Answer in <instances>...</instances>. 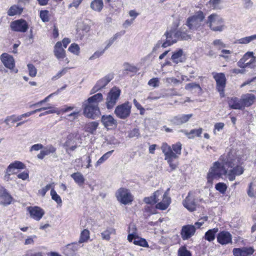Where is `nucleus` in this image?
Returning a JSON list of instances; mask_svg holds the SVG:
<instances>
[{
  "mask_svg": "<svg viewBox=\"0 0 256 256\" xmlns=\"http://www.w3.org/2000/svg\"><path fill=\"white\" fill-rule=\"evenodd\" d=\"M238 162V160L234 158L232 152L226 156H220L218 160L214 162L210 168L206 176L208 182L212 184L214 180L222 175L225 176L230 181L234 180L236 176L240 175L244 172V169L240 166H236L230 170L228 168H232Z\"/></svg>",
  "mask_w": 256,
  "mask_h": 256,
  "instance_id": "1",
  "label": "nucleus"
},
{
  "mask_svg": "<svg viewBox=\"0 0 256 256\" xmlns=\"http://www.w3.org/2000/svg\"><path fill=\"white\" fill-rule=\"evenodd\" d=\"M103 100L102 94L98 93L90 97L82 103L83 114L84 116L92 119L96 118L100 114L98 104Z\"/></svg>",
  "mask_w": 256,
  "mask_h": 256,
  "instance_id": "2",
  "label": "nucleus"
},
{
  "mask_svg": "<svg viewBox=\"0 0 256 256\" xmlns=\"http://www.w3.org/2000/svg\"><path fill=\"white\" fill-rule=\"evenodd\" d=\"M182 148V145L180 142L172 144V148L166 143H163L161 146V150L165 156L164 159L172 170L176 169L178 166L176 164L173 162V160L178 158L181 154Z\"/></svg>",
  "mask_w": 256,
  "mask_h": 256,
  "instance_id": "3",
  "label": "nucleus"
},
{
  "mask_svg": "<svg viewBox=\"0 0 256 256\" xmlns=\"http://www.w3.org/2000/svg\"><path fill=\"white\" fill-rule=\"evenodd\" d=\"M206 23L210 28L214 32H222L225 28L222 18L215 14H212L208 16Z\"/></svg>",
  "mask_w": 256,
  "mask_h": 256,
  "instance_id": "4",
  "label": "nucleus"
},
{
  "mask_svg": "<svg viewBox=\"0 0 256 256\" xmlns=\"http://www.w3.org/2000/svg\"><path fill=\"white\" fill-rule=\"evenodd\" d=\"M204 18V16L201 11L198 12L194 16L188 18L186 25L188 28L189 32H193L199 28Z\"/></svg>",
  "mask_w": 256,
  "mask_h": 256,
  "instance_id": "5",
  "label": "nucleus"
},
{
  "mask_svg": "<svg viewBox=\"0 0 256 256\" xmlns=\"http://www.w3.org/2000/svg\"><path fill=\"white\" fill-rule=\"evenodd\" d=\"M252 52H247L243 57L237 62L238 66L240 68H252L255 66L256 58Z\"/></svg>",
  "mask_w": 256,
  "mask_h": 256,
  "instance_id": "6",
  "label": "nucleus"
},
{
  "mask_svg": "<svg viewBox=\"0 0 256 256\" xmlns=\"http://www.w3.org/2000/svg\"><path fill=\"white\" fill-rule=\"evenodd\" d=\"M78 140V137L75 134H70L67 136L66 140L63 144V146L67 154H70V152L75 150L78 148L77 140Z\"/></svg>",
  "mask_w": 256,
  "mask_h": 256,
  "instance_id": "7",
  "label": "nucleus"
},
{
  "mask_svg": "<svg viewBox=\"0 0 256 256\" xmlns=\"http://www.w3.org/2000/svg\"><path fill=\"white\" fill-rule=\"evenodd\" d=\"M116 196L118 200L124 204H128L133 200V196L129 190L123 188L116 191Z\"/></svg>",
  "mask_w": 256,
  "mask_h": 256,
  "instance_id": "8",
  "label": "nucleus"
},
{
  "mask_svg": "<svg viewBox=\"0 0 256 256\" xmlns=\"http://www.w3.org/2000/svg\"><path fill=\"white\" fill-rule=\"evenodd\" d=\"M213 78L216 82V88L220 92V97L224 96V90L226 85V78L224 73H212Z\"/></svg>",
  "mask_w": 256,
  "mask_h": 256,
  "instance_id": "9",
  "label": "nucleus"
},
{
  "mask_svg": "<svg viewBox=\"0 0 256 256\" xmlns=\"http://www.w3.org/2000/svg\"><path fill=\"white\" fill-rule=\"evenodd\" d=\"M178 24H177L174 26V28L168 30L164 34L166 36V41L162 44V47L164 48L170 46L172 44L176 42L178 40V36H176V30L178 27Z\"/></svg>",
  "mask_w": 256,
  "mask_h": 256,
  "instance_id": "10",
  "label": "nucleus"
},
{
  "mask_svg": "<svg viewBox=\"0 0 256 256\" xmlns=\"http://www.w3.org/2000/svg\"><path fill=\"white\" fill-rule=\"evenodd\" d=\"M132 106L128 102H125L117 106L114 114L120 119H126L130 115Z\"/></svg>",
  "mask_w": 256,
  "mask_h": 256,
  "instance_id": "11",
  "label": "nucleus"
},
{
  "mask_svg": "<svg viewBox=\"0 0 256 256\" xmlns=\"http://www.w3.org/2000/svg\"><path fill=\"white\" fill-rule=\"evenodd\" d=\"M120 90L119 88L114 87L111 89L106 98V108L108 109H110L114 106L120 96Z\"/></svg>",
  "mask_w": 256,
  "mask_h": 256,
  "instance_id": "12",
  "label": "nucleus"
},
{
  "mask_svg": "<svg viewBox=\"0 0 256 256\" xmlns=\"http://www.w3.org/2000/svg\"><path fill=\"white\" fill-rule=\"evenodd\" d=\"M114 78V74H109L103 78H101L99 80H98L94 86V87L92 89L90 92V94H92L95 93L96 92L98 91L102 88H104Z\"/></svg>",
  "mask_w": 256,
  "mask_h": 256,
  "instance_id": "13",
  "label": "nucleus"
},
{
  "mask_svg": "<svg viewBox=\"0 0 256 256\" xmlns=\"http://www.w3.org/2000/svg\"><path fill=\"white\" fill-rule=\"evenodd\" d=\"M10 26L11 29L14 31L22 32H26L28 28L27 22L22 19L12 22Z\"/></svg>",
  "mask_w": 256,
  "mask_h": 256,
  "instance_id": "14",
  "label": "nucleus"
},
{
  "mask_svg": "<svg viewBox=\"0 0 256 256\" xmlns=\"http://www.w3.org/2000/svg\"><path fill=\"white\" fill-rule=\"evenodd\" d=\"M25 168L24 164L20 161H15L11 163L8 167L6 170V174L4 176V180L6 181L9 180L10 176L15 173L16 169H24Z\"/></svg>",
  "mask_w": 256,
  "mask_h": 256,
  "instance_id": "15",
  "label": "nucleus"
},
{
  "mask_svg": "<svg viewBox=\"0 0 256 256\" xmlns=\"http://www.w3.org/2000/svg\"><path fill=\"white\" fill-rule=\"evenodd\" d=\"M13 198L8 190L0 185V204L6 206L10 204Z\"/></svg>",
  "mask_w": 256,
  "mask_h": 256,
  "instance_id": "16",
  "label": "nucleus"
},
{
  "mask_svg": "<svg viewBox=\"0 0 256 256\" xmlns=\"http://www.w3.org/2000/svg\"><path fill=\"white\" fill-rule=\"evenodd\" d=\"M26 208L30 218L38 221H39L44 214V210L37 206H28Z\"/></svg>",
  "mask_w": 256,
  "mask_h": 256,
  "instance_id": "17",
  "label": "nucleus"
},
{
  "mask_svg": "<svg viewBox=\"0 0 256 256\" xmlns=\"http://www.w3.org/2000/svg\"><path fill=\"white\" fill-rule=\"evenodd\" d=\"M217 240L222 245H226L232 243V235L227 231L220 232L217 236Z\"/></svg>",
  "mask_w": 256,
  "mask_h": 256,
  "instance_id": "18",
  "label": "nucleus"
},
{
  "mask_svg": "<svg viewBox=\"0 0 256 256\" xmlns=\"http://www.w3.org/2000/svg\"><path fill=\"white\" fill-rule=\"evenodd\" d=\"M128 240L130 242H132L135 245L139 246L144 248H148V244L146 240L143 238L138 237L136 234H129L128 236Z\"/></svg>",
  "mask_w": 256,
  "mask_h": 256,
  "instance_id": "19",
  "label": "nucleus"
},
{
  "mask_svg": "<svg viewBox=\"0 0 256 256\" xmlns=\"http://www.w3.org/2000/svg\"><path fill=\"white\" fill-rule=\"evenodd\" d=\"M196 232L195 226L193 225H186L183 226L181 230V236L183 240L190 238L194 235Z\"/></svg>",
  "mask_w": 256,
  "mask_h": 256,
  "instance_id": "20",
  "label": "nucleus"
},
{
  "mask_svg": "<svg viewBox=\"0 0 256 256\" xmlns=\"http://www.w3.org/2000/svg\"><path fill=\"white\" fill-rule=\"evenodd\" d=\"M160 198V202H158L156 204V208L158 209L161 210H166L170 204V198L168 196L167 192L163 194L162 191V197H159Z\"/></svg>",
  "mask_w": 256,
  "mask_h": 256,
  "instance_id": "21",
  "label": "nucleus"
},
{
  "mask_svg": "<svg viewBox=\"0 0 256 256\" xmlns=\"http://www.w3.org/2000/svg\"><path fill=\"white\" fill-rule=\"evenodd\" d=\"M183 204L186 209L190 212L194 211L196 210V204L192 193H188V196L183 201Z\"/></svg>",
  "mask_w": 256,
  "mask_h": 256,
  "instance_id": "22",
  "label": "nucleus"
},
{
  "mask_svg": "<svg viewBox=\"0 0 256 256\" xmlns=\"http://www.w3.org/2000/svg\"><path fill=\"white\" fill-rule=\"evenodd\" d=\"M254 252V248L251 246L234 248L232 250L234 256H248L252 254Z\"/></svg>",
  "mask_w": 256,
  "mask_h": 256,
  "instance_id": "23",
  "label": "nucleus"
},
{
  "mask_svg": "<svg viewBox=\"0 0 256 256\" xmlns=\"http://www.w3.org/2000/svg\"><path fill=\"white\" fill-rule=\"evenodd\" d=\"M0 60L6 68L10 70L14 68L15 63L12 56L6 53H4L0 56Z\"/></svg>",
  "mask_w": 256,
  "mask_h": 256,
  "instance_id": "24",
  "label": "nucleus"
},
{
  "mask_svg": "<svg viewBox=\"0 0 256 256\" xmlns=\"http://www.w3.org/2000/svg\"><path fill=\"white\" fill-rule=\"evenodd\" d=\"M102 122L108 128H112L117 125L116 120L111 115L103 116L102 118Z\"/></svg>",
  "mask_w": 256,
  "mask_h": 256,
  "instance_id": "25",
  "label": "nucleus"
},
{
  "mask_svg": "<svg viewBox=\"0 0 256 256\" xmlns=\"http://www.w3.org/2000/svg\"><path fill=\"white\" fill-rule=\"evenodd\" d=\"M256 100L255 96L252 94H246L241 96L242 109L252 105Z\"/></svg>",
  "mask_w": 256,
  "mask_h": 256,
  "instance_id": "26",
  "label": "nucleus"
},
{
  "mask_svg": "<svg viewBox=\"0 0 256 256\" xmlns=\"http://www.w3.org/2000/svg\"><path fill=\"white\" fill-rule=\"evenodd\" d=\"M192 116V114L177 116L174 117L170 122L175 124L180 125L188 122Z\"/></svg>",
  "mask_w": 256,
  "mask_h": 256,
  "instance_id": "27",
  "label": "nucleus"
},
{
  "mask_svg": "<svg viewBox=\"0 0 256 256\" xmlns=\"http://www.w3.org/2000/svg\"><path fill=\"white\" fill-rule=\"evenodd\" d=\"M54 52L56 57L58 60L65 58L66 52L64 48H62V44L60 42H57L55 44Z\"/></svg>",
  "mask_w": 256,
  "mask_h": 256,
  "instance_id": "28",
  "label": "nucleus"
},
{
  "mask_svg": "<svg viewBox=\"0 0 256 256\" xmlns=\"http://www.w3.org/2000/svg\"><path fill=\"white\" fill-rule=\"evenodd\" d=\"M162 197V190H158L155 192L152 196L146 197L144 198V201L148 204H156L160 200L159 198Z\"/></svg>",
  "mask_w": 256,
  "mask_h": 256,
  "instance_id": "29",
  "label": "nucleus"
},
{
  "mask_svg": "<svg viewBox=\"0 0 256 256\" xmlns=\"http://www.w3.org/2000/svg\"><path fill=\"white\" fill-rule=\"evenodd\" d=\"M171 59L173 62L176 64L184 62L185 58L182 50L179 49L174 52L172 56Z\"/></svg>",
  "mask_w": 256,
  "mask_h": 256,
  "instance_id": "30",
  "label": "nucleus"
},
{
  "mask_svg": "<svg viewBox=\"0 0 256 256\" xmlns=\"http://www.w3.org/2000/svg\"><path fill=\"white\" fill-rule=\"evenodd\" d=\"M229 106L233 109L242 110V104L241 98L238 99L236 97L232 98L228 102Z\"/></svg>",
  "mask_w": 256,
  "mask_h": 256,
  "instance_id": "31",
  "label": "nucleus"
},
{
  "mask_svg": "<svg viewBox=\"0 0 256 256\" xmlns=\"http://www.w3.org/2000/svg\"><path fill=\"white\" fill-rule=\"evenodd\" d=\"M90 232L87 229H84L80 232L79 240L78 242L72 243V244L73 246H78V244H82L87 242L89 240Z\"/></svg>",
  "mask_w": 256,
  "mask_h": 256,
  "instance_id": "32",
  "label": "nucleus"
},
{
  "mask_svg": "<svg viewBox=\"0 0 256 256\" xmlns=\"http://www.w3.org/2000/svg\"><path fill=\"white\" fill-rule=\"evenodd\" d=\"M186 28L183 26L180 30L176 32V36H178V40H188L191 39V36L190 34H188L186 32Z\"/></svg>",
  "mask_w": 256,
  "mask_h": 256,
  "instance_id": "33",
  "label": "nucleus"
},
{
  "mask_svg": "<svg viewBox=\"0 0 256 256\" xmlns=\"http://www.w3.org/2000/svg\"><path fill=\"white\" fill-rule=\"evenodd\" d=\"M23 11V8L17 5H13L11 6L8 10V15L10 16L20 14Z\"/></svg>",
  "mask_w": 256,
  "mask_h": 256,
  "instance_id": "34",
  "label": "nucleus"
},
{
  "mask_svg": "<svg viewBox=\"0 0 256 256\" xmlns=\"http://www.w3.org/2000/svg\"><path fill=\"white\" fill-rule=\"evenodd\" d=\"M218 228H214L209 230L206 232L204 237V239L209 242L213 241L215 239L216 234L218 232Z\"/></svg>",
  "mask_w": 256,
  "mask_h": 256,
  "instance_id": "35",
  "label": "nucleus"
},
{
  "mask_svg": "<svg viewBox=\"0 0 256 256\" xmlns=\"http://www.w3.org/2000/svg\"><path fill=\"white\" fill-rule=\"evenodd\" d=\"M71 177L74 179V182L79 186H82L84 182V178L80 172H74L71 174Z\"/></svg>",
  "mask_w": 256,
  "mask_h": 256,
  "instance_id": "36",
  "label": "nucleus"
},
{
  "mask_svg": "<svg viewBox=\"0 0 256 256\" xmlns=\"http://www.w3.org/2000/svg\"><path fill=\"white\" fill-rule=\"evenodd\" d=\"M90 8L96 12H100L104 7V2L102 0H94L90 4Z\"/></svg>",
  "mask_w": 256,
  "mask_h": 256,
  "instance_id": "37",
  "label": "nucleus"
},
{
  "mask_svg": "<svg viewBox=\"0 0 256 256\" xmlns=\"http://www.w3.org/2000/svg\"><path fill=\"white\" fill-rule=\"evenodd\" d=\"M116 230L112 228H108L101 233L102 240H109L111 234H116Z\"/></svg>",
  "mask_w": 256,
  "mask_h": 256,
  "instance_id": "38",
  "label": "nucleus"
},
{
  "mask_svg": "<svg viewBox=\"0 0 256 256\" xmlns=\"http://www.w3.org/2000/svg\"><path fill=\"white\" fill-rule=\"evenodd\" d=\"M98 125V122H91L88 123L85 126V130L86 132L94 134L96 130Z\"/></svg>",
  "mask_w": 256,
  "mask_h": 256,
  "instance_id": "39",
  "label": "nucleus"
},
{
  "mask_svg": "<svg viewBox=\"0 0 256 256\" xmlns=\"http://www.w3.org/2000/svg\"><path fill=\"white\" fill-rule=\"evenodd\" d=\"M22 120V118L20 115H12L10 116H7L4 122L7 126L10 127V122L14 123L18 121L21 120Z\"/></svg>",
  "mask_w": 256,
  "mask_h": 256,
  "instance_id": "40",
  "label": "nucleus"
},
{
  "mask_svg": "<svg viewBox=\"0 0 256 256\" xmlns=\"http://www.w3.org/2000/svg\"><path fill=\"white\" fill-rule=\"evenodd\" d=\"M114 151V150H110L104 154L102 157H100L96 162L95 164L96 167L98 166L106 160L112 155Z\"/></svg>",
  "mask_w": 256,
  "mask_h": 256,
  "instance_id": "41",
  "label": "nucleus"
},
{
  "mask_svg": "<svg viewBox=\"0 0 256 256\" xmlns=\"http://www.w3.org/2000/svg\"><path fill=\"white\" fill-rule=\"evenodd\" d=\"M256 40V34L248 36L241 38L237 40V42L240 44H248Z\"/></svg>",
  "mask_w": 256,
  "mask_h": 256,
  "instance_id": "42",
  "label": "nucleus"
},
{
  "mask_svg": "<svg viewBox=\"0 0 256 256\" xmlns=\"http://www.w3.org/2000/svg\"><path fill=\"white\" fill-rule=\"evenodd\" d=\"M178 256H192V254L185 246H182L178 250Z\"/></svg>",
  "mask_w": 256,
  "mask_h": 256,
  "instance_id": "43",
  "label": "nucleus"
},
{
  "mask_svg": "<svg viewBox=\"0 0 256 256\" xmlns=\"http://www.w3.org/2000/svg\"><path fill=\"white\" fill-rule=\"evenodd\" d=\"M50 195L52 196V198L56 202V203L58 204H61L62 203V200L59 195L57 194L56 192L54 190V188H52L50 191Z\"/></svg>",
  "mask_w": 256,
  "mask_h": 256,
  "instance_id": "44",
  "label": "nucleus"
},
{
  "mask_svg": "<svg viewBox=\"0 0 256 256\" xmlns=\"http://www.w3.org/2000/svg\"><path fill=\"white\" fill-rule=\"evenodd\" d=\"M42 150L46 156L50 154L54 153L56 151V148L52 145H48L45 147Z\"/></svg>",
  "mask_w": 256,
  "mask_h": 256,
  "instance_id": "45",
  "label": "nucleus"
},
{
  "mask_svg": "<svg viewBox=\"0 0 256 256\" xmlns=\"http://www.w3.org/2000/svg\"><path fill=\"white\" fill-rule=\"evenodd\" d=\"M80 47L78 44H72L68 48V50L76 55H78L80 53Z\"/></svg>",
  "mask_w": 256,
  "mask_h": 256,
  "instance_id": "46",
  "label": "nucleus"
},
{
  "mask_svg": "<svg viewBox=\"0 0 256 256\" xmlns=\"http://www.w3.org/2000/svg\"><path fill=\"white\" fill-rule=\"evenodd\" d=\"M215 188L220 193L224 194L225 193L227 189V186L225 184L222 182H219L216 185Z\"/></svg>",
  "mask_w": 256,
  "mask_h": 256,
  "instance_id": "47",
  "label": "nucleus"
},
{
  "mask_svg": "<svg viewBox=\"0 0 256 256\" xmlns=\"http://www.w3.org/2000/svg\"><path fill=\"white\" fill-rule=\"evenodd\" d=\"M185 88L186 90H188L190 91H192V90L194 88H197L198 90L199 91L202 90V88L198 84L196 83H190L186 84L185 86Z\"/></svg>",
  "mask_w": 256,
  "mask_h": 256,
  "instance_id": "48",
  "label": "nucleus"
},
{
  "mask_svg": "<svg viewBox=\"0 0 256 256\" xmlns=\"http://www.w3.org/2000/svg\"><path fill=\"white\" fill-rule=\"evenodd\" d=\"M28 68L29 72V75L32 77L36 76L37 73V70L35 66L32 64H28Z\"/></svg>",
  "mask_w": 256,
  "mask_h": 256,
  "instance_id": "49",
  "label": "nucleus"
},
{
  "mask_svg": "<svg viewBox=\"0 0 256 256\" xmlns=\"http://www.w3.org/2000/svg\"><path fill=\"white\" fill-rule=\"evenodd\" d=\"M160 80L158 78H154L150 79L148 82V84L154 88H157L159 86Z\"/></svg>",
  "mask_w": 256,
  "mask_h": 256,
  "instance_id": "50",
  "label": "nucleus"
},
{
  "mask_svg": "<svg viewBox=\"0 0 256 256\" xmlns=\"http://www.w3.org/2000/svg\"><path fill=\"white\" fill-rule=\"evenodd\" d=\"M212 44L218 49L220 50L226 47V44L222 42L221 40H216L212 42Z\"/></svg>",
  "mask_w": 256,
  "mask_h": 256,
  "instance_id": "51",
  "label": "nucleus"
},
{
  "mask_svg": "<svg viewBox=\"0 0 256 256\" xmlns=\"http://www.w3.org/2000/svg\"><path fill=\"white\" fill-rule=\"evenodd\" d=\"M165 81L168 84H173L174 86L177 85L178 84L182 83L181 81H180L178 80H177L176 78L174 77L167 78L165 79Z\"/></svg>",
  "mask_w": 256,
  "mask_h": 256,
  "instance_id": "52",
  "label": "nucleus"
},
{
  "mask_svg": "<svg viewBox=\"0 0 256 256\" xmlns=\"http://www.w3.org/2000/svg\"><path fill=\"white\" fill-rule=\"evenodd\" d=\"M140 136L139 130L137 128H134L128 132V137L130 138H138Z\"/></svg>",
  "mask_w": 256,
  "mask_h": 256,
  "instance_id": "53",
  "label": "nucleus"
},
{
  "mask_svg": "<svg viewBox=\"0 0 256 256\" xmlns=\"http://www.w3.org/2000/svg\"><path fill=\"white\" fill-rule=\"evenodd\" d=\"M120 34L119 33H116L115 34L112 38H111L108 42L104 50H106L112 44L113 42L118 38L120 36Z\"/></svg>",
  "mask_w": 256,
  "mask_h": 256,
  "instance_id": "54",
  "label": "nucleus"
},
{
  "mask_svg": "<svg viewBox=\"0 0 256 256\" xmlns=\"http://www.w3.org/2000/svg\"><path fill=\"white\" fill-rule=\"evenodd\" d=\"M40 18L44 22H46L49 20L48 16V11L42 10L40 12Z\"/></svg>",
  "mask_w": 256,
  "mask_h": 256,
  "instance_id": "55",
  "label": "nucleus"
},
{
  "mask_svg": "<svg viewBox=\"0 0 256 256\" xmlns=\"http://www.w3.org/2000/svg\"><path fill=\"white\" fill-rule=\"evenodd\" d=\"M52 184H48L46 186L42 188L41 190H38V193L42 196H44L46 193V192L50 190L52 188Z\"/></svg>",
  "mask_w": 256,
  "mask_h": 256,
  "instance_id": "56",
  "label": "nucleus"
},
{
  "mask_svg": "<svg viewBox=\"0 0 256 256\" xmlns=\"http://www.w3.org/2000/svg\"><path fill=\"white\" fill-rule=\"evenodd\" d=\"M224 126V124L223 122H218L214 124V133L216 134L217 131H220L223 129Z\"/></svg>",
  "mask_w": 256,
  "mask_h": 256,
  "instance_id": "57",
  "label": "nucleus"
},
{
  "mask_svg": "<svg viewBox=\"0 0 256 256\" xmlns=\"http://www.w3.org/2000/svg\"><path fill=\"white\" fill-rule=\"evenodd\" d=\"M208 216H204L201 218L199 219L198 222H196L194 224V226H196L197 228H199L201 226L204 222L208 220Z\"/></svg>",
  "mask_w": 256,
  "mask_h": 256,
  "instance_id": "58",
  "label": "nucleus"
},
{
  "mask_svg": "<svg viewBox=\"0 0 256 256\" xmlns=\"http://www.w3.org/2000/svg\"><path fill=\"white\" fill-rule=\"evenodd\" d=\"M17 176L18 178L22 179V180H26L28 178L29 174L28 172H23L21 173H20L17 175Z\"/></svg>",
  "mask_w": 256,
  "mask_h": 256,
  "instance_id": "59",
  "label": "nucleus"
},
{
  "mask_svg": "<svg viewBox=\"0 0 256 256\" xmlns=\"http://www.w3.org/2000/svg\"><path fill=\"white\" fill-rule=\"evenodd\" d=\"M246 70L244 68H234L230 70V72L232 74H244L245 73Z\"/></svg>",
  "mask_w": 256,
  "mask_h": 256,
  "instance_id": "60",
  "label": "nucleus"
},
{
  "mask_svg": "<svg viewBox=\"0 0 256 256\" xmlns=\"http://www.w3.org/2000/svg\"><path fill=\"white\" fill-rule=\"evenodd\" d=\"M105 50H104L102 51H97L95 52L90 58V60H92L96 58H99L100 56H101L104 52Z\"/></svg>",
  "mask_w": 256,
  "mask_h": 256,
  "instance_id": "61",
  "label": "nucleus"
},
{
  "mask_svg": "<svg viewBox=\"0 0 256 256\" xmlns=\"http://www.w3.org/2000/svg\"><path fill=\"white\" fill-rule=\"evenodd\" d=\"M43 148V145L40 144H35L32 146V147L30 148V151H38V150H42V148Z\"/></svg>",
  "mask_w": 256,
  "mask_h": 256,
  "instance_id": "62",
  "label": "nucleus"
},
{
  "mask_svg": "<svg viewBox=\"0 0 256 256\" xmlns=\"http://www.w3.org/2000/svg\"><path fill=\"white\" fill-rule=\"evenodd\" d=\"M222 54L220 55V57L224 58L225 59H227L228 58V54H232V52L230 50H222L221 51Z\"/></svg>",
  "mask_w": 256,
  "mask_h": 256,
  "instance_id": "63",
  "label": "nucleus"
},
{
  "mask_svg": "<svg viewBox=\"0 0 256 256\" xmlns=\"http://www.w3.org/2000/svg\"><path fill=\"white\" fill-rule=\"evenodd\" d=\"M82 0H74L73 2L68 5V8H71L72 7L77 8L80 4Z\"/></svg>",
  "mask_w": 256,
  "mask_h": 256,
  "instance_id": "64",
  "label": "nucleus"
}]
</instances>
